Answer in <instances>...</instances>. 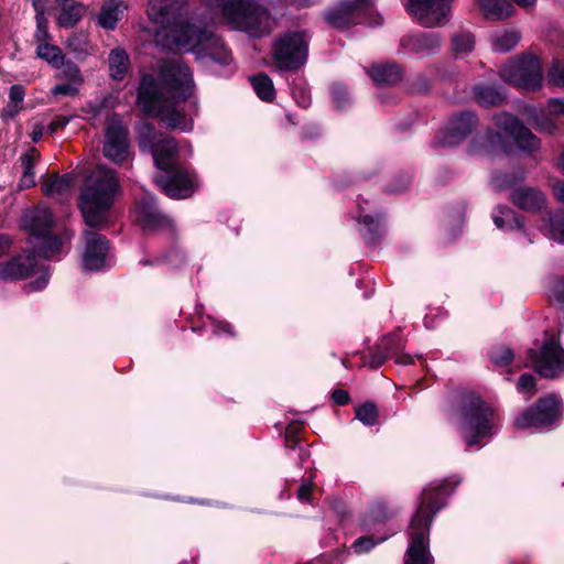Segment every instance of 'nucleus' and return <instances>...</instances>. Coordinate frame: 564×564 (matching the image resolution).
I'll return each mask as SVG.
<instances>
[{
	"mask_svg": "<svg viewBox=\"0 0 564 564\" xmlns=\"http://www.w3.org/2000/svg\"><path fill=\"white\" fill-rule=\"evenodd\" d=\"M137 213L144 229L159 230L172 227L171 219L158 209L155 199L150 194H145L138 202Z\"/></svg>",
	"mask_w": 564,
	"mask_h": 564,
	"instance_id": "nucleus-17",
	"label": "nucleus"
},
{
	"mask_svg": "<svg viewBox=\"0 0 564 564\" xmlns=\"http://www.w3.org/2000/svg\"><path fill=\"white\" fill-rule=\"evenodd\" d=\"M474 94L475 101L480 106H498L508 102L506 91L501 86H476Z\"/></svg>",
	"mask_w": 564,
	"mask_h": 564,
	"instance_id": "nucleus-25",
	"label": "nucleus"
},
{
	"mask_svg": "<svg viewBox=\"0 0 564 564\" xmlns=\"http://www.w3.org/2000/svg\"><path fill=\"white\" fill-rule=\"evenodd\" d=\"M381 346L391 352V358L400 365H410L413 362V357L402 351V339L399 335L393 334L386 336L381 339Z\"/></svg>",
	"mask_w": 564,
	"mask_h": 564,
	"instance_id": "nucleus-32",
	"label": "nucleus"
},
{
	"mask_svg": "<svg viewBox=\"0 0 564 564\" xmlns=\"http://www.w3.org/2000/svg\"><path fill=\"white\" fill-rule=\"evenodd\" d=\"M143 118L137 126V139L142 151L152 154L158 169L165 175L155 178L159 187L172 198H186L197 186L196 175L175 165L177 145L173 138L156 132L151 119H158L165 127L191 131L193 119L184 108H143Z\"/></svg>",
	"mask_w": 564,
	"mask_h": 564,
	"instance_id": "nucleus-1",
	"label": "nucleus"
},
{
	"mask_svg": "<svg viewBox=\"0 0 564 564\" xmlns=\"http://www.w3.org/2000/svg\"><path fill=\"white\" fill-rule=\"evenodd\" d=\"M511 200L513 204L530 213L542 210L546 206L545 195L532 187H518L511 194Z\"/></svg>",
	"mask_w": 564,
	"mask_h": 564,
	"instance_id": "nucleus-22",
	"label": "nucleus"
},
{
	"mask_svg": "<svg viewBox=\"0 0 564 564\" xmlns=\"http://www.w3.org/2000/svg\"><path fill=\"white\" fill-rule=\"evenodd\" d=\"M379 349H380V351L371 355V359H370L371 368H378L384 362L386 359L391 358V352H389V350L387 348L382 347L381 344L379 345Z\"/></svg>",
	"mask_w": 564,
	"mask_h": 564,
	"instance_id": "nucleus-51",
	"label": "nucleus"
},
{
	"mask_svg": "<svg viewBox=\"0 0 564 564\" xmlns=\"http://www.w3.org/2000/svg\"><path fill=\"white\" fill-rule=\"evenodd\" d=\"M497 133L478 134L469 145L471 154L510 153L514 149L533 154L540 149V140L516 117L501 111L495 118Z\"/></svg>",
	"mask_w": 564,
	"mask_h": 564,
	"instance_id": "nucleus-6",
	"label": "nucleus"
},
{
	"mask_svg": "<svg viewBox=\"0 0 564 564\" xmlns=\"http://www.w3.org/2000/svg\"><path fill=\"white\" fill-rule=\"evenodd\" d=\"M83 267L87 271H98L107 265L109 246L107 239L95 231H85Z\"/></svg>",
	"mask_w": 564,
	"mask_h": 564,
	"instance_id": "nucleus-16",
	"label": "nucleus"
},
{
	"mask_svg": "<svg viewBox=\"0 0 564 564\" xmlns=\"http://www.w3.org/2000/svg\"><path fill=\"white\" fill-rule=\"evenodd\" d=\"M475 46V39L470 32L460 31L452 36V51L457 56L470 53Z\"/></svg>",
	"mask_w": 564,
	"mask_h": 564,
	"instance_id": "nucleus-37",
	"label": "nucleus"
},
{
	"mask_svg": "<svg viewBox=\"0 0 564 564\" xmlns=\"http://www.w3.org/2000/svg\"><path fill=\"white\" fill-rule=\"evenodd\" d=\"M358 221L367 227L368 232L365 235V239L368 243H375L380 235V221L370 215L359 214Z\"/></svg>",
	"mask_w": 564,
	"mask_h": 564,
	"instance_id": "nucleus-39",
	"label": "nucleus"
},
{
	"mask_svg": "<svg viewBox=\"0 0 564 564\" xmlns=\"http://www.w3.org/2000/svg\"><path fill=\"white\" fill-rule=\"evenodd\" d=\"M159 79L144 74L138 89L140 106H164V104H197L191 70L180 59L164 61L159 68Z\"/></svg>",
	"mask_w": 564,
	"mask_h": 564,
	"instance_id": "nucleus-3",
	"label": "nucleus"
},
{
	"mask_svg": "<svg viewBox=\"0 0 564 564\" xmlns=\"http://www.w3.org/2000/svg\"><path fill=\"white\" fill-rule=\"evenodd\" d=\"M502 80L525 90L541 87L543 72L540 59L531 54H523L503 64L499 70Z\"/></svg>",
	"mask_w": 564,
	"mask_h": 564,
	"instance_id": "nucleus-11",
	"label": "nucleus"
},
{
	"mask_svg": "<svg viewBox=\"0 0 564 564\" xmlns=\"http://www.w3.org/2000/svg\"><path fill=\"white\" fill-rule=\"evenodd\" d=\"M543 230L550 239L564 245V209L550 214Z\"/></svg>",
	"mask_w": 564,
	"mask_h": 564,
	"instance_id": "nucleus-33",
	"label": "nucleus"
},
{
	"mask_svg": "<svg viewBox=\"0 0 564 564\" xmlns=\"http://www.w3.org/2000/svg\"><path fill=\"white\" fill-rule=\"evenodd\" d=\"M24 95V88L21 85L11 86L9 97L12 104L18 105L22 102Z\"/></svg>",
	"mask_w": 564,
	"mask_h": 564,
	"instance_id": "nucleus-53",
	"label": "nucleus"
},
{
	"mask_svg": "<svg viewBox=\"0 0 564 564\" xmlns=\"http://www.w3.org/2000/svg\"><path fill=\"white\" fill-rule=\"evenodd\" d=\"M148 17L169 28L174 48L194 52L205 65H229L231 55L209 25L194 23L187 0H149Z\"/></svg>",
	"mask_w": 564,
	"mask_h": 564,
	"instance_id": "nucleus-2",
	"label": "nucleus"
},
{
	"mask_svg": "<svg viewBox=\"0 0 564 564\" xmlns=\"http://www.w3.org/2000/svg\"><path fill=\"white\" fill-rule=\"evenodd\" d=\"M562 415V403L555 395L541 398L534 406L523 411L516 420L514 426L519 430L547 429Z\"/></svg>",
	"mask_w": 564,
	"mask_h": 564,
	"instance_id": "nucleus-12",
	"label": "nucleus"
},
{
	"mask_svg": "<svg viewBox=\"0 0 564 564\" xmlns=\"http://www.w3.org/2000/svg\"><path fill=\"white\" fill-rule=\"evenodd\" d=\"M367 73L373 83L378 86H392L401 82L403 76L402 68L395 63L373 64Z\"/></svg>",
	"mask_w": 564,
	"mask_h": 564,
	"instance_id": "nucleus-23",
	"label": "nucleus"
},
{
	"mask_svg": "<svg viewBox=\"0 0 564 564\" xmlns=\"http://www.w3.org/2000/svg\"><path fill=\"white\" fill-rule=\"evenodd\" d=\"M371 522H382L391 517V511L383 502L372 505L369 511Z\"/></svg>",
	"mask_w": 564,
	"mask_h": 564,
	"instance_id": "nucleus-44",
	"label": "nucleus"
},
{
	"mask_svg": "<svg viewBox=\"0 0 564 564\" xmlns=\"http://www.w3.org/2000/svg\"><path fill=\"white\" fill-rule=\"evenodd\" d=\"M296 426H289L285 434V442L286 446L290 448H294L297 445V438H296Z\"/></svg>",
	"mask_w": 564,
	"mask_h": 564,
	"instance_id": "nucleus-55",
	"label": "nucleus"
},
{
	"mask_svg": "<svg viewBox=\"0 0 564 564\" xmlns=\"http://www.w3.org/2000/svg\"><path fill=\"white\" fill-rule=\"evenodd\" d=\"M549 299L564 305V279H553L549 284Z\"/></svg>",
	"mask_w": 564,
	"mask_h": 564,
	"instance_id": "nucleus-43",
	"label": "nucleus"
},
{
	"mask_svg": "<svg viewBox=\"0 0 564 564\" xmlns=\"http://www.w3.org/2000/svg\"><path fill=\"white\" fill-rule=\"evenodd\" d=\"M333 400L338 405H344L349 401L348 392L345 390H336L333 392Z\"/></svg>",
	"mask_w": 564,
	"mask_h": 564,
	"instance_id": "nucleus-59",
	"label": "nucleus"
},
{
	"mask_svg": "<svg viewBox=\"0 0 564 564\" xmlns=\"http://www.w3.org/2000/svg\"><path fill=\"white\" fill-rule=\"evenodd\" d=\"M122 15L121 2L119 0H108L101 7L99 14V24L104 29L113 30Z\"/></svg>",
	"mask_w": 564,
	"mask_h": 564,
	"instance_id": "nucleus-31",
	"label": "nucleus"
},
{
	"mask_svg": "<svg viewBox=\"0 0 564 564\" xmlns=\"http://www.w3.org/2000/svg\"><path fill=\"white\" fill-rule=\"evenodd\" d=\"M332 97H333V101L336 104H345L350 100L349 93H348L347 88L339 84L334 85L332 87Z\"/></svg>",
	"mask_w": 564,
	"mask_h": 564,
	"instance_id": "nucleus-50",
	"label": "nucleus"
},
{
	"mask_svg": "<svg viewBox=\"0 0 564 564\" xmlns=\"http://www.w3.org/2000/svg\"><path fill=\"white\" fill-rule=\"evenodd\" d=\"M553 193L556 199L564 204V181H556L554 183Z\"/></svg>",
	"mask_w": 564,
	"mask_h": 564,
	"instance_id": "nucleus-60",
	"label": "nucleus"
},
{
	"mask_svg": "<svg viewBox=\"0 0 564 564\" xmlns=\"http://www.w3.org/2000/svg\"><path fill=\"white\" fill-rule=\"evenodd\" d=\"M110 77L115 80H122L129 69L130 58L121 47L110 51L108 56Z\"/></svg>",
	"mask_w": 564,
	"mask_h": 564,
	"instance_id": "nucleus-29",
	"label": "nucleus"
},
{
	"mask_svg": "<svg viewBox=\"0 0 564 564\" xmlns=\"http://www.w3.org/2000/svg\"><path fill=\"white\" fill-rule=\"evenodd\" d=\"M119 188L112 170L98 165L89 173L79 197V209L86 226L102 229L108 225L109 210Z\"/></svg>",
	"mask_w": 564,
	"mask_h": 564,
	"instance_id": "nucleus-5",
	"label": "nucleus"
},
{
	"mask_svg": "<svg viewBox=\"0 0 564 564\" xmlns=\"http://www.w3.org/2000/svg\"><path fill=\"white\" fill-rule=\"evenodd\" d=\"M527 116L531 118V124L539 131L553 132L564 118V108H525Z\"/></svg>",
	"mask_w": 564,
	"mask_h": 564,
	"instance_id": "nucleus-21",
	"label": "nucleus"
},
{
	"mask_svg": "<svg viewBox=\"0 0 564 564\" xmlns=\"http://www.w3.org/2000/svg\"><path fill=\"white\" fill-rule=\"evenodd\" d=\"M401 45L410 53L430 56L440 51L442 37L436 32H419L404 36L401 40Z\"/></svg>",
	"mask_w": 564,
	"mask_h": 564,
	"instance_id": "nucleus-18",
	"label": "nucleus"
},
{
	"mask_svg": "<svg viewBox=\"0 0 564 564\" xmlns=\"http://www.w3.org/2000/svg\"><path fill=\"white\" fill-rule=\"evenodd\" d=\"M69 120H70V117H67V116L56 117L48 124L47 132L51 134L56 133L58 130L63 129L69 122Z\"/></svg>",
	"mask_w": 564,
	"mask_h": 564,
	"instance_id": "nucleus-52",
	"label": "nucleus"
},
{
	"mask_svg": "<svg viewBox=\"0 0 564 564\" xmlns=\"http://www.w3.org/2000/svg\"><path fill=\"white\" fill-rule=\"evenodd\" d=\"M35 267L32 252L18 254L6 262H0V280L17 281L29 276Z\"/></svg>",
	"mask_w": 564,
	"mask_h": 564,
	"instance_id": "nucleus-19",
	"label": "nucleus"
},
{
	"mask_svg": "<svg viewBox=\"0 0 564 564\" xmlns=\"http://www.w3.org/2000/svg\"><path fill=\"white\" fill-rule=\"evenodd\" d=\"M74 184L75 177L72 174H52L44 180L42 191L48 197L62 198L70 193Z\"/></svg>",
	"mask_w": 564,
	"mask_h": 564,
	"instance_id": "nucleus-24",
	"label": "nucleus"
},
{
	"mask_svg": "<svg viewBox=\"0 0 564 564\" xmlns=\"http://www.w3.org/2000/svg\"><path fill=\"white\" fill-rule=\"evenodd\" d=\"M382 541H384V538L375 541L371 536H362L354 542L352 549L357 554L366 553L370 551L377 543Z\"/></svg>",
	"mask_w": 564,
	"mask_h": 564,
	"instance_id": "nucleus-48",
	"label": "nucleus"
},
{
	"mask_svg": "<svg viewBox=\"0 0 564 564\" xmlns=\"http://www.w3.org/2000/svg\"><path fill=\"white\" fill-rule=\"evenodd\" d=\"M494 416L492 409L474 392H463L453 412L468 447L479 445L484 438L491 436Z\"/></svg>",
	"mask_w": 564,
	"mask_h": 564,
	"instance_id": "nucleus-7",
	"label": "nucleus"
},
{
	"mask_svg": "<svg viewBox=\"0 0 564 564\" xmlns=\"http://www.w3.org/2000/svg\"><path fill=\"white\" fill-rule=\"evenodd\" d=\"M549 80L556 86H564V62L555 61L547 74Z\"/></svg>",
	"mask_w": 564,
	"mask_h": 564,
	"instance_id": "nucleus-45",
	"label": "nucleus"
},
{
	"mask_svg": "<svg viewBox=\"0 0 564 564\" xmlns=\"http://www.w3.org/2000/svg\"><path fill=\"white\" fill-rule=\"evenodd\" d=\"M36 55L46 61L54 68H61L64 65V55L62 50L56 45L48 44L47 42L37 45Z\"/></svg>",
	"mask_w": 564,
	"mask_h": 564,
	"instance_id": "nucleus-35",
	"label": "nucleus"
},
{
	"mask_svg": "<svg viewBox=\"0 0 564 564\" xmlns=\"http://www.w3.org/2000/svg\"><path fill=\"white\" fill-rule=\"evenodd\" d=\"M356 417L365 425H373L378 421V410L373 403H365L356 409Z\"/></svg>",
	"mask_w": 564,
	"mask_h": 564,
	"instance_id": "nucleus-41",
	"label": "nucleus"
},
{
	"mask_svg": "<svg viewBox=\"0 0 564 564\" xmlns=\"http://www.w3.org/2000/svg\"><path fill=\"white\" fill-rule=\"evenodd\" d=\"M86 115H91L93 126L99 117L105 118L106 134L104 154L115 163H122L129 156L128 129L118 115L105 111L108 108H82Z\"/></svg>",
	"mask_w": 564,
	"mask_h": 564,
	"instance_id": "nucleus-8",
	"label": "nucleus"
},
{
	"mask_svg": "<svg viewBox=\"0 0 564 564\" xmlns=\"http://www.w3.org/2000/svg\"><path fill=\"white\" fill-rule=\"evenodd\" d=\"M254 93L264 102H272L274 99V87L272 80L265 74H259L251 78Z\"/></svg>",
	"mask_w": 564,
	"mask_h": 564,
	"instance_id": "nucleus-36",
	"label": "nucleus"
},
{
	"mask_svg": "<svg viewBox=\"0 0 564 564\" xmlns=\"http://www.w3.org/2000/svg\"><path fill=\"white\" fill-rule=\"evenodd\" d=\"M54 95H75L76 88L69 84L57 85L53 88Z\"/></svg>",
	"mask_w": 564,
	"mask_h": 564,
	"instance_id": "nucleus-56",
	"label": "nucleus"
},
{
	"mask_svg": "<svg viewBox=\"0 0 564 564\" xmlns=\"http://www.w3.org/2000/svg\"><path fill=\"white\" fill-rule=\"evenodd\" d=\"M50 37L48 30H47V21L44 18L43 14L36 15V31L34 34L35 41L41 44L47 42Z\"/></svg>",
	"mask_w": 564,
	"mask_h": 564,
	"instance_id": "nucleus-47",
	"label": "nucleus"
},
{
	"mask_svg": "<svg viewBox=\"0 0 564 564\" xmlns=\"http://www.w3.org/2000/svg\"><path fill=\"white\" fill-rule=\"evenodd\" d=\"M312 496V485L310 482H304L300 486L297 490V498L301 501H310Z\"/></svg>",
	"mask_w": 564,
	"mask_h": 564,
	"instance_id": "nucleus-54",
	"label": "nucleus"
},
{
	"mask_svg": "<svg viewBox=\"0 0 564 564\" xmlns=\"http://www.w3.org/2000/svg\"><path fill=\"white\" fill-rule=\"evenodd\" d=\"M31 243L34 246L32 253L43 258H51L58 254L63 246V241L58 237L52 236L51 231L45 234V236L33 239Z\"/></svg>",
	"mask_w": 564,
	"mask_h": 564,
	"instance_id": "nucleus-28",
	"label": "nucleus"
},
{
	"mask_svg": "<svg viewBox=\"0 0 564 564\" xmlns=\"http://www.w3.org/2000/svg\"><path fill=\"white\" fill-rule=\"evenodd\" d=\"M40 152L32 148L21 156L22 175L20 178L19 187L21 189L30 188L35 185L34 167L40 161Z\"/></svg>",
	"mask_w": 564,
	"mask_h": 564,
	"instance_id": "nucleus-27",
	"label": "nucleus"
},
{
	"mask_svg": "<svg viewBox=\"0 0 564 564\" xmlns=\"http://www.w3.org/2000/svg\"><path fill=\"white\" fill-rule=\"evenodd\" d=\"M44 133V128L41 124H36L32 131L33 142H39Z\"/></svg>",
	"mask_w": 564,
	"mask_h": 564,
	"instance_id": "nucleus-61",
	"label": "nucleus"
},
{
	"mask_svg": "<svg viewBox=\"0 0 564 564\" xmlns=\"http://www.w3.org/2000/svg\"><path fill=\"white\" fill-rule=\"evenodd\" d=\"M66 44L78 57H85L89 54V44L85 34L77 33L72 35Z\"/></svg>",
	"mask_w": 564,
	"mask_h": 564,
	"instance_id": "nucleus-40",
	"label": "nucleus"
},
{
	"mask_svg": "<svg viewBox=\"0 0 564 564\" xmlns=\"http://www.w3.org/2000/svg\"><path fill=\"white\" fill-rule=\"evenodd\" d=\"M534 348L528 350V358L534 370L544 378H557L564 373V349L560 345L558 336L545 332L542 343H535Z\"/></svg>",
	"mask_w": 564,
	"mask_h": 564,
	"instance_id": "nucleus-9",
	"label": "nucleus"
},
{
	"mask_svg": "<svg viewBox=\"0 0 564 564\" xmlns=\"http://www.w3.org/2000/svg\"><path fill=\"white\" fill-rule=\"evenodd\" d=\"M489 357L495 365L506 366L512 360L513 354L511 349L506 346H496L491 348Z\"/></svg>",
	"mask_w": 564,
	"mask_h": 564,
	"instance_id": "nucleus-42",
	"label": "nucleus"
},
{
	"mask_svg": "<svg viewBox=\"0 0 564 564\" xmlns=\"http://www.w3.org/2000/svg\"><path fill=\"white\" fill-rule=\"evenodd\" d=\"M486 19L505 20L510 18L513 12V6L509 0H476Z\"/></svg>",
	"mask_w": 564,
	"mask_h": 564,
	"instance_id": "nucleus-26",
	"label": "nucleus"
},
{
	"mask_svg": "<svg viewBox=\"0 0 564 564\" xmlns=\"http://www.w3.org/2000/svg\"><path fill=\"white\" fill-rule=\"evenodd\" d=\"M520 393L532 395L535 393V378L530 373L522 375L517 383Z\"/></svg>",
	"mask_w": 564,
	"mask_h": 564,
	"instance_id": "nucleus-46",
	"label": "nucleus"
},
{
	"mask_svg": "<svg viewBox=\"0 0 564 564\" xmlns=\"http://www.w3.org/2000/svg\"><path fill=\"white\" fill-rule=\"evenodd\" d=\"M371 4L372 0H344L329 9L325 19L332 26L344 29L359 23Z\"/></svg>",
	"mask_w": 564,
	"mask_h": 564,
	"instance_id": "nucleus-14",
	"label": "nucleus"
},
{
	"mask_svg": "<svg viewBox=\"0 0 564 564\" xmlns=\"http://www.w3.org/2000/svg\"><path fill=\"white\" fill-rule=\"evenodd\" d=\"M495 225L499 229H520L524 225L523 217L507 206H499L492 214Z\"/></svg>",
	"mask_w": 564,
	"mask_h": 564,
	"instance_id": "nucleus-30",
	"label": "nucleus"
},
{
	"mask_svg": "<svg viewBox=\"0 0 564 564\" xmlns=\"http://www.w3.org/2000/svg\"><path fill=\"white\" fill-rule=\"evenodd\" d=\"M521 36L517 31L496 32L491 36L492 48L499 53H507L514 48Z\"/></svg>",
	"mask_w": 564,
	"mask_h": 564,
	"instance_id": "nucleus-34",
	"label": "nucleus"
},
{
	"mask_svg": "<svg viewBox=\"0 0 564 564\" xmlns=\"http://www.w3.org/2000/svg\"><path fill=\"white\" fill-rule=\"evenodd\" d=\"M84 8L80 3H70L62 8L58 15V24L63 28H70L75 25L83 17Z\"/></svg>",
	"mask_w": 564,
	"mask_h": 564,
	"instance_id": "nucleus-38",
	"label": "nucleus"
},
{
	"mask_svg": "<svg viewBox=\"0 0 564 564\" xmlns=\"http://www.w3.org/2000/svg\"><path fill=\"white\" fill-rule=\"evenodd\" d=\"M519 7L529 8L535 3L536 0H512Z\"/></svg>",
	"mask_w": 564,
	"mask_h": 564,
	"instance_id": "nucleus-64",
	"label": "nucleus"
},
{
	"mask_svg": "<svg viewBox=\"0 0 564 564\" xmlns=\"http://www.w3.org/2000/svg\"><path fill=\"white\" fill-rule=\"evenodd\" d=\"M48 282V278L46 274H43L41 275L37 280H35L34 282H31L29 285H28V290L29 291H39V290H42L46 286Z\"/></svg>",
	"mask_w": 564,
	"mask_h": 564,
	"instance_id": "nucleus-57",
	"label": "nucleus"
},
{
	"mask_svg": "<svg viewBox=\"0 0 564 564\" xmlns=\"http://www.w3.org/2000/svg\"><path fill=\"white\" fill-rule=\"evenodd\" d=\"M492 182H494V184H495V186H496L497 188H503V187H507V186H509V185H510V184H509V182H507L505 178L502 180V178H500V177H498V176H497V177H495V178L492 180Z\"/></svg>",
	"mask_w": 564,
	"mask_h": 564,
	"instance_id": "nucleus-63",
	"label": "nucleus"
},
{
	"mask_svg": "<svg viewBox=\"0 0 564 564\" xmlns=\"http://www.w3.org/2000/svg\"><path fill=\"white\" fill-rule=\"evenodd\" d=\"M410 183H411L410 178H409L408 176H404V177H402V184H401V186L395 187V188H394V187H391L389 191H390L391 193H400V192L404 191L405 188H408V187H409V185H410Z\"/></svg>",
	"mask_w": 564,
	"mask_h": 564,
	"instance_id": "nucleus-62",
	"label": "nucleus"
},
{
	"mask_svg": "<svg viewBox=\"0 0 564 564\" xmlns=\"http://www.w3.org/2000/svg\"><path fill=\"white\" fill-rule=\"evenodd\" d=\"M62 74L66 79H69L75 84H80L83 82L80 69L75 63H64Z\"/></svg>",
	"mask_w": 564,
	"mask_h": 564,
	"instance_id": "nucleus-49",
	"label": "nucleus"
},
{
	"mask_svg": "<svg viewBox=\"0 0 564 564\" xmlns=\"http://www.w3.org/2000/svg\"><path fill=\"white\" fill-rule=\"evenodd\" d=\"M310 36L306 31H290L279 36L273 45V59L282 70H294L307 58Z\"/></svg>",
	"mask_w": 564,
	"mask_h": 564,
	"instance_id": "nucleus-10",
	"label": "nucleus"
},
{
	"mask_svg": "<svg viewBox=\"0 0 564 564\" xmlns=\"http://www.w3.org/2000/svg\"><path fill=\"white\" fill-rule=\"evenodd\" d=\"M457 482L442 480L431 484L422 492L421 503L414 513L409 529V546L404 564H432L430 553V528L433 517L445 506Z\"/></svg>",
	"mask_w": 564,
	"mask_h": 564,
	"instance_id": "nucleus-4",
	"label": "nucleus"
},
{
	"mask_svg": "<svg viewBox=\"0 0 564 564\" xmlns=\"http://www.w3.org/2000/svg\"><path fill=\"white\" fill-rule=\"evenodd\" d=\"M451 0H409L408 11L425 28L444 25L449 19Z\"/></svg>",
	"mask_w": 564,
	"mask_h": 564,
	"instance_id": "nucleus-13",
	"label": "nucleus"
},
{
	"mask_svg": "<svg viewBox=\"0 0 564 564\" xmlns=\"http://www.w3.org/2000/svg\"><path fill=\"white\" fill-rule=\"evenodd\" d=\"M53 223V215L45 206H37L23 215V226L33 239L48 234Z\"/></svg>",
	"mask_w": 564,
	"mask_h": 564,
	"instance_id": "nucleus-20",
	"label": "nucleus"
},
{
	"mask_svg": "<svg viewBox=\"0 0 564 564\" xmlns=\"http://www.w3.org/2000/svg\"><path fill=\"white\" fill-rule=\"evenodd\" d=\"M11 246H12V239L6 234H0V257L8 253Z\"/></svg>",
	"mask_w": 564,
	"mask_h": 564,
	"instance_id": "nucleus-58",
	"label": "nucleus"
},
{
	"mask_svg": "<svg viewBox=\"0 0 564 564\" xmlns=\"http://www.w3.org/2000/svg\"><path fill=\"white\" fill-rule=\"evenodd\" d=\"M477 118L471 111H463L454 117L437 135L435 143L441 147H455L463 142L476 128Z\"/></svg>",
	"mask_w": 564,
	"mask_h": 564,
	"instance_id": "nucleus-15",
	"label": "nucleus"
}]
</instances>
